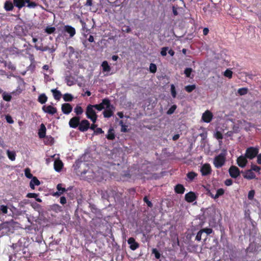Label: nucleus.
Here are the masks:
<instances>
[{
	"label": "nucleus",
	"instance_id": "nucleus-1",
	"mask_svg": "<svg viewBox=\"0 0 261 261\" xmlns=\"http://www.w3.org/2000/svg\"><path fill=\"white\" fill-rule=\"evenodd\" d=\"M226 150L223 151L221 153L216 156L214 159V165L217 168L222 167L226 162Z\"/></svg>",
	"mask_w": 261,
	"mask_h": 261
},
{
	"label": "nucleus",
	"instance_id": "nucleus-2",
	"mask_svg": "<svg viewBox=\"0 0 261 261\" xmlns=\"http://www.w3.org/2000/svg\"><path fill=\"white\" fill-rule=\"evenodd\" d=\"M86 115L87 117L90 119L93 123L96 122L97 115L92 105H89L87 106V109H86Z\"/></svg>",
	"mask_w": 261,
	"mask_h": 261
},
{
	"label": "nucleus",
	"instance_id": "nucleus-3",
	"mask_svg": "<svg viewBox=\"0 0 261 261\" xmlns=\"http://www.w3.org/2000/svg\"><path fill=\"white\" fill-rule=\"evenodd\" d=\"M258 152V148L250 147L246 150L245 156L247 159L252 160L257 155Z\"/></svg>",
	"mask_w": 261,
	"mask_h": 261
},
{
	"label": "nucleus",
	"instance_id": "nucleus-4",
	"mask_svg": "<svg viewBox=\"0 0 261 261\" xmlns=\"http://www.w3.org/2000/svg\"><path fill=\"white\" fill-rule=\"evenodd\" d=\"M10 222L3 221L0 224V238L6 234L10 230Z\"/></svg>",
	"mask_w": 261,
	"mask_h": 261
},
{
	"label": "nucleus",
	"instance_id": "nucleus-5",
	"mask_svg": "<svg viewBox=\"0 0 261 261\" xmlns=\"http://www.w3.org/2000/svg\"><path fill=\"white\" fill-rule=\"evenodd\" d=\"M105 110L103 112V115L105 118H110L113 115L114 111L115 110V107L111 104L110 100L109 99V107L106 106Z\"/></svg>",
	"mask_w": 261,
	"mask_h": 261
},
{
	"label": "nucleus",
	"instance_id": "nucleus-6",
	"mask_svg": "<svg viewBox=\"0 0 261 261\" xmlns=\"http://www.w3.org/2000/svg\"><path fill=\"white\" fill-rule=\"evenodd\" d=\"M228 173L229 176L233 178H236L240 175V171L238 167L234 165H231L229 169Z\"/></svg>",
	"mask_w": 261,
	"mask_h": 261
},
{
	"label": "nucleus",
	"instance_id": "nucleus-7",
	"mask_svg": "<svg viewBox=\"0 0 261 261\" xmlns=\"http://www.w3.org/2000/svg\"><path fill=\"white\" fill-rule=\"evenodd\" d=\"M109 99L108 98H103L102 102L99 104L92 105L93 108H94L98 111H101L105 109L106 106L109 107Z\"/></svg>",
	"mask_w": 261,
	"mask_h": 261
},
{
	"label": "nucleus",
	"instance_id": "nucleus-8",
	"mask_svg": "<svg viewBox=\"0 0 261 261\" xmlns=\"http://www.w3.org/2000/svg\"><path fill=\"white\" fill-rule=\"evenodd\" d=\"M200 172L202 176H207L212 173V170L209 163L204 164L200 169Z\"/></svg>",
	"mask_w": 261,
	"mask_h": 261
},
{
	"label": "nucleus",
	"instance_id": "nucleus-9",
	"mask_svg": "<svg viewBox=\"0 0 261 261\" xmlns=\"http://www.w3.org/2000/svg\"><path fill=\"white\" fill-rule=\"evenodd\" d=\"M79 130L81 132H86L90 128V122L88 120L84 119L82 120L78 126Z\"/></svg>",
	"mask_w": 261,
	"mask_h": 261
},
{
	"label": "nucleus",
	"instance_id": "nucleus-10",
	"mask_svg": "<svg viewBox=\"0 0 261 261\" xmlns=\"http://www.w3.org/2000/svg\"><path fill=\"white\" fill-rule=\"evenodd\" d=\"M213 117V113L210 110H206L202 115V120L204 122L210 123Z\"/></svg>",
	"mask_w": 261,
	"mask_h": 261
},
{
	"label": "nucleus",
	"instance_id": "nucleus-11",
	"mask_svg": "<svg viewBox=\"0 0 261 261\" xmlns=\"http://www.w3.org/2000/svg\"><path fill=\"white\" fill-rule=\"evenodd\" d=\"M9 207L6 205H0V221L3 222L8 214V209Z\"/></svg>",
	"mask_w": 261,
	"mask_h": 261
},
{
	"label": "nucleus",
	"instance_id": "nucleus-12",
	"mask_svg": "<svg viewBox=\"0 0 261 261\" xmlns=\"http://www.w3.org/2000/svg\"><path fill=\"white\" fill-rule=\"evenodd\" d=\"M80 122V117L75 116L71 118L69 121V125L71 128H76L78 127Z\"/></svg>",
	"mask_w": 261,
	"mask_h": 261
},
{
	"label": "nucleus",
	"instance_id": "nucleus-13",
	"mask_svg": "<svg viewBox=\"0 0 261 261\" xmlns=\"http://www.w3.org/2000/svg\"><path fill=\"white\" fill-rule=\"evenodd\" d=\"M64 31L68 34L69 37L72 38L76 34V30L74 27L69 25H65L64 27Z\"/></svg>",
	"mask_w": 261,
	"mask_h": 261
},
{
	"label": "nucleus",
	"instance_id": "nucleus-14",
	"mask_svg": "<svg viewBox=\"0 0 261 261\" xmlns=\"http://www.w3.org/2000/svg\"><path fill=\"white\" fill-rule=\"evenodd\" d=\"M197 197L195 193L192 191H190L185 195V200L187 202H192L196 200Z\"/></svg>",
	"mask_w": 261,
	"mask_h": 261
},
{
	"label": "nucleus",
	"instance_id": "nucleus-15",
	"mask_svg": "<svg viewBox=\"0 0 261 261\" xmlns=\"http://www.w3.org/2000/svg\"><path fill=\"white\" fill-rule=\"evenodd\" d=\"M42 110L44 112L51 115H54L57 112V109L50 105L48 106H43Z\"/></svg>",
	"mask_w": 261,
	"mask_h": 261
},
{
	"label": "nucleus",
	"instance_id": "nucleus-16",
	"mask_svg": "<svg viewBox=\"0 0 261 261\" xmlns=\"http://www.w3.org/2000/svg\"><path fill=\"white\" fill-rule=\"evenodd\" d=\"M128 243L130 245V249L133 250H136L139 247V244L136 241L134 238H130L128 240Z\"/></svg>",
	"mask_w": 261,
	"mask_h": 261
},
{
	"label": "nucleus",
	"instance_id": "nucleus-17",
	"mask_svg": "<svg viewBox=\"0 0 261 261\" xmlns=\"http://www.w3.org/2000/svg\"><path fill=\"white\" fill-rule=\"evenodd\" d=\"M61 109L64 114L67 115L71 112L72 107L70 103H64L62 104Z\"/></svg>",
	"mask_w": 261,
	"mask_h": 261
},
{
	"label": "nucleus",
	"instance_id": "nucleus-18",
	"mask_svg": "<svg viewBox=\"0 0 261 261\" xmlns=\"http://www.w3.org/2000/svg\"><path fill=\"white\" fill-rule=\"evenodd\" d=\"M237 164L240 167H244L247 164V158L241 155L237 159Z\"/></svg>",
	"mask_w": 261,
	"mask_h": 261
},
{
	"label": "nucleus",
	"instance_id": "nucleus-19",
	"mask_svg": "<svg viewBox=\"0 0 261 261\" xmlns=\"http://www.w3.org/2000/svg\"><path fill=\"white\" fill-rule=\"evenodd\" d=\"M29 0H13L14 6L18 9H22L25 6L26 2H29Z\"/></svg>",
	"mask_w": 261,
	"mask_h": 261
},
{
	"label": "nucleus",
	"instance_id": "nucleus-20",
	"mask_svg": "<svg viewBox=\"0 0 261 261\" xmlns=\"http://www.w3.org/2000/svg\"><path fill=\"white\" fill-rule=\"evenodd\" d=\"M54 167L56 171L61 172L63 167V163L61 160H56L54 163Z\"/></svg>",
	"mask_w": 261,
	"mask_h": 261
},
{
	"label": "nucleus",
	"instance_id": "nucleus-21",
	"mask_svg": "<svg viewBox=\"0 0 261 261\" xmlns=\"http://www.w3.org/2000/svg\"><path fill=\"white\" fill-rule=\"evenodd\" d=\"M185 188L181 184H177L174 187V191L176 194H182L185 191Z\"/></svg>",
	"mask_w": 261,
	"mask_h": 261
},
{
	"label": "nucleus",
	"instance_id": "nucleus-22",
	"mask_svg": "<svg viewBox=\"0 0 261 261\" xmlns=\"http://www.w3.org/2000/svg\"><path fill=\"white\" fill-rule=\"evenodd\" d=\"M243 177L246 179H252L255 178V175L252 170H248L245 172Z\"/></svg>",
	"mask_w": 261,
	"mask_h": 261
},
{
	"label": "nucleus",
	"instance_id": "nucleus-23",
	"mask_svg": "<svg viewBox=\"0 0 261 261\" xmlns=\"http://www.w3.org/2000/svg\"><path fill=\"white\" fill-rule=\"evenodd\" d=\"M14 4L10 1H6L4 5V8L6 11H12L14 9Z\"/></svg>",
	"mask_w": 261,
	"mask_h": 261
},
{
	"label": "nucleus",
	"instance_id": "nucleus-24",
	"mask_svg": "<svg viewBox=\"0 0 261 261\" xmlns=\"http://www.w3.org/2000/svg\"><path fill=\"white\" fill-rule=\"evenodd\" d=\"M46 134V127L43 123H41L40 127L39 129L38 136L40 138H43L45 136Z\"/></svg>",
	"mask_w": 261,
	"mask_h": 261
},
{
	"label": "nucleus",
	"instance_id": "nucleus-25",
	"mask_svg": "<svg viewBox=\"0 0 261 261\" xmlns=\"http://www.w3.org/2000/svg\"><path fill=\"white\" fill-rule=\"evenodd\" d=\"M57 189L58 190V191L54 194V195L60 196L66 191L65 188H62V184H61L57 185Z\"/></svg>",
	"mask_w": 261,
	"mask_h": 261
},
{
	"label": "nucleus",
	"instance_id": "nucleus-26",
	"mask_svg": "<svg viewBox=\"0 0 261 261\" xmlns=\"http://www.w3.org/2000/svg\"><path fill=\"white\" fill-rule=\"evenodd\" d=\"M197 176L198 174L196 173L193 171L189 172L187 174V180H188V181H191L194 179H195Z\"/></svg>",
	"mask_w": 261,
	"mask_h": 261
},
{
	"label": "nucleus",
	"instance_id": "nucleus-27",
	"mask_svg": "<svg viewBox=\"0 0 261 261\" xmlns=\"http://www.w3.org/2000/svg\"><path fill=\"white\" fill-rule=\"evenodd\" d=\"M106 137L108 140H113L115 139V132L113 128H109Z\"/></svg>",
	"mask_w": 261,
	"mask_h": 261
},
{
	"label": "nucleus",
	"instance_id": "nucleus-28",
	"mask_svg": "<svg viewBox=\"0 0 261 261\" xmlns=\"http://www.w3.org/2000/svg\"><path fill=\"white\" fill-rule=\"evenodd\" d=\"M51 92L53 93L54 97L55 99L59 100L61 98V97L62 96V94L59 90L56 89H52Z\"/></svg>",
	"mask_w": 261,
	"mask_h": 261
},
{
	"label": "nucleus",
	"instance_id": "nucleus-29",
	"mask_svg": "<svg viewBox=\"0 0 261 261\" xmlns=\"http://www.w3.org/2000/svg\"><path fill=\"white\" fill-rule=\"evenodd\" d=\"M101 66L102 67V70L103 72H110L111 70V67L109 65L108 62L107 61H104L102 63Z\"/></svg>",
	"mask_w": 261,
	"mask_h": 261
},
{
	"label": "nucleus",
	"instance_id": "nucleus-30",
	"mask_svg": "<svg viewBox=\"0 0 261 261\" xmlns=\"http://www.w3.org/2000/svg\"><path fill=\"white\" fill-rule=\"evenodd\" d=\"M7 156H8L9 159L12 161H14L15 160L16 157V153L14 151H11L10 150H7Z\"/></svg>",
	"mask_w": 261,
	"mask_h": 261
},
{
	"label": "nucleus",
	"instance_id": "nucleus-31",
	"mask_svg": "<svg viewBox=\"0 0 261 261\" xmlns=\"http://www.w3.org/2000/svg\"><path fill=\"white\" fill-rule=\"evenodd\" d=\"M225 191L223 188H219L216 191V193L214 196V199H217L220 196L224 195Z\"/></svg>",
	"mask_w": 261,
	"mask_h": 261
},
{
	"label": "nucleus",
	"instance_id": "nucleus-32",
	"mask_svg": "<svg viewBox=\"0 0 261 261\" xmlns=\"http://www.w3.org/2000/svg\"><path fill=\"white\" fill-rule=\"evenodd\" d=\"M56 28L54 27H47L44 29V32L47 34H52L55 33Z\"/></svg>",
	"mask_w": 261,
	"mask_h": 261
},
{
	"label": "nucleus",
	"instance_id": "nucleus-33",
	"mask_svg": "<svg viewBox=\"0 0 261 261\" xmlns=\"http://www.w3.org/2000/svg\"><path fill=\"white\" fill-rule=\"evenodd\" d=\"M47 101V97L45 94H42L38 97V101L41 104L45 103Z\"/></svg>",
	"mask_w": 261,
	"mask_h": 261
},
{
	"label": "nucleus",
	"instance_id": "nucleus-34",
	"mask_svg": "<svg viewBox=\"0 0 261 261\" xmlns=\"http://www.w3.org/2000/svg\"><path fill=\"white\" fill-rule=\"evenodd\" d=\"M248 91V89L247 88H241L239 89L238 93L240 95L242 96L247 94Z\"/></svg>",
	"mask_w": 261,
	"mask_h": 261
},
{
	"label": "nucleus",
	"instance_id": "nucleus-35",
	"mask_svg": "<svg viewBox=\"0 0 261 261\" xmlns=\"http://www.w3.org/2000/svg\"><path fill=\"white\" fill-rule=\"evenodd\" d=\"M149 71L150 73H155L157 71L156 65L154 63H150L149 65Z\"/></svg>",
	"mask_w": 261,
	"mask_h": 261
},
{
	"label": "nucleus",
	"instance_id": "nucleus-36",
	"mask_svg": "<svg viewBox=\"0 0 261 261\" xmlns=\"http://www.w3.org/2000/svg\"><path fill=\"white\" fill-rule=\"evenodd\" d=\"M196 88V86L194 85H189L188 86H185V90L188 93L191 92L193 90H194Z\"/></svg>",
	"mask_w": 261,
	"mask_h": 261
},
{
	"label": "nucleus",
	"instance_id": "nucleus-37",
	"mask_svg": "<svg viewBox=\"0 0 261 261\" xmlns=\"http://www.w3.org/2000/svg\"><path fill=\"white\" fill-rule=\"evenodd\" d=\"M3 98L6 101H10L12 99V96L8 93L4 92L2 95Z\"/></svg>",
	"mask_w": 261,
	"mask_h": 261
},
{
	"label": "nucleus",
	"instance_id": "nucleus-38",
	"mask_svg": "<svg viewBox=\"0 0 261 261\" xmlns=\"http://www.w3.org/2000/svg\"><path fill=\"white\" fill-rule=\"evenodd\" d=\"M32 179L30 181V182L35 186H39L40 184V182L37 177L34 176L31 178Z\"/></svg>",
	"mask_w": 261,
	"mask_h": 261
},
{
	"label": "nucleus",
	"instance_id": "nucleus-39",
	"mask_svg": "<svg viewBox=\"0 0 261 261\" xmlns=\"http://www.w3.org/2000/svg\"><path fill=\"white\" fill-rule=\"evenodd\" d=\"M63 98L65 101H71L72 100L73 97L70 94L66 93L64 95Z\"/></svg>",
	"mask_w": 261,
	"mask_h": 261
},
{
	"label": "nucleus",
	"instance_id": "nucleus-40",
	"mask_svg": "<svg viewBox=\"0 0 261 261\" xmlns=\"http://www.w3.org/2000/svg\"><path fill=\"white\" fill-rule=\"evenodd\" d=\"M74 112H75L76 115H79L83 113V110L80 106L77 105L74 109Z\"/></svg>",
	"mask_w": 261,
	"mask_h": 261
},
{
	"label": "nucleus",
	"instance_id": "nucleus-41",
	"mask_svg": "<svg viewBox=\"0 0 261 261\" xmlns=\"http://www.w3.org/2000/svg\"><path fill=\"white\" fill-rule=\"evenodd\" d=\"M35 47L36 48L37 50H39L42 51H47V49H49V47H48L47 46H45L44 47H43V46H37L36 45L35 46Z\"/></svg>",
	"mask_w": 261,
	"mask_h": 261
},
{
	"label": "nucleus",
	"instance_id": "nucleus-42",
	"mask_svg": "<svg viewBox=\"0 0 261 261\" xmlns=\"http://www.w3.org/2000/svg\"><path fill=\"white\" fill-rule=\"evenodd\" d=\"M151 253L155 255V257L157 259H159L161 257V254L160 252L156 249L154 248L152 249Z\"/></svg>",
	"mask_w": 261,
	"mask_h": 261
},
{
	"label": "nucleus",
	"instance_id": "nucleus-43",
	"mask_svg": "<svg viewBox=\"0 0 261 261\" xmlns=\"http://www.w3.org/2000/svg\"><path fill=\"white\" fill-rule=\"evenodd\" d=\"M5 119L7 122L9 124H13L14 121L13 120L12 117L9 114H7L5 116Z\"/></svg>",
	"mask_w": 261,
	"mask_h": 261
},
{
	"label": "nucleus",
	"instance_id": "nucleus-44",
	"mask_svg": "<svg viewBox=\"0 0 261 261\" xmlns=\"http://www.w3.org/2000/svg\"><path fill=\"white\" fill-rule=\"evenodd\" d=\"M26 4H27V7L29 8H34L37 7V4L35 2H30V0H29V2H26Z\"/></svg>",
	"mask_w": 261,
	"mask_h": 261
},
{
	"label": "nucleus",
	"instance_id": "nucleus-45",
	"mask_svg": "<svg viewBox=\"0 0 261 261\" xmlns=\"http://www.w3.org/2000/svg\"><path fill=\"white\" fill-rule=\"evenodd\" d=\"M66 83L68 86L74 85V81L71 79V77L67 76L65 79Z\"/></svg>",
	"mask_w": 261,
	"mask_h": 261
},
{
	"label": "nucleus",
	"instance_id": "nucleus-46",
	"mask_svg": "<svg viewBox=\"0 0 261 261\" xmlns=\"http://www.w3.org/2000/svg\"><path fill=\"white\" fill-rule=\"evenodd\" d=\"M24 174L25 176L28 178H31L33 177L32 174L31 173L30 169L29 168H27L24 170Z\"/></svg>",
	"mask_w": 261,
	"mask_h": 261
},
{
	"label": "nucleus",
	"instance_id": "nucleus-47",
	"mask_svg": "<svg viewBox=\"0 0 261 261\" xmlns=\"http://www.w3.org/2000/svg\"><path fill=\"white\" fill-rule=\"evenodd\" d=\"M169 50V47H163L161 48V55L163 57H165L167 55V51Z\"/></svg>",
	"mask_w": 261,
	"mask_h": 261
},
{
	"label": "nucleus",
	"instance_id": "nucleus-48",
	"mask_svg": "<svg viewBox=\"0 0 261 261\" xmlns=\"http://www.w3.org/2000/svg\"><path fill=\"white\" fill-rule=\"evenodd\" d=\"M176 106L175 105H173V106H172L171 107V108L169 109V110L167 111V114L168 115H171L172 114H173L175 110L176 109Z\"/></svg>",
	"mask_w": 261,
	"mask_h": 261
},
{
	"label": "nucleus",
	"instance_id": "nucleus-49",
	"mask_svg": "<svg viewBox=\"0 0 261 261\" xmlns=\"http://www.w3.org/2000/svg\"><path fill=\"white\" fill-rule=\"evenodd\" d=\"M119 124L121 126V131L123 133L128 132V129H126V126L124 125L122 121H120Z\"/></svg>",
	"mask_w": 261,
	"mask_h": 261
},
{
	"label": "nucleus",
	"instance_id": "nucleus-50",
	"mask_svg": "<svg viewBox=\"0 0 261 261\" xmlns=\"http://www.w3.org/2000/svg\"><path fill=\"white\" fill-rule=\"evenodd\" d=\"M232 71L229 69L226 70L224 73V76L228 77L229 79H231L232 77Z\"/></svg>",
	"mask_w": 261,
	"mask_h": 261
},
{
	"label": "nucleus",
	"instance_id": "nucleus-51",
	"mask_svg": "<svg viewBox=\"0 0 261 261\" xmlns=\"http://www.w3.org/2000/svg\"><path fill=\"white\" fill-rule=\"evenodd\" d=\"M201 230H202V232H205L208 235L213 232V229L211 228H205L201 229Z\"/></svg>",
	"mask_w": 261,
	"mask_h": 261
},
{
	"label": "nucleus",
	"instance_id": "nucleus-52",
	"mask_svg": "<svg viewBox=\"0 0 261 261\" xmlns=\"http://www.w3.org/2000/svg\"><path fill=\"white\" fill-rule=\"evenodd\" d=\"M192 69L191 68H187L185 69L184 73H185L187 77H190L191 72Z\"/></svg>",
	"mask_w": 261,
	"mask_h": 261
},
{
	"label": "nucleus",
	"instance_id": "nucleus-53",
	"mask_svg": "<svg viewBox=\"0 0 261 261\" xmlns=\"http://www.w3.org/2000/svg\"><path fill=\"white\" fill-rule=\"evenodd\" d=\"M251 170H252V171H254L256 172H259L260 171V168L256 165H252Z\"/></svg>",
	"mask_w": 261,
	"mask_h": 261
},
{
	"label": "nucleus",
	"instance_id": "nucleus-54",
	"mask_svg": "<svg viewBox=\"0 0 261 261\" xmlns=\"http://www.w3.org/2000/svg\"><path fill=\"white\" fill-rule=\"evenodd\" d=\"M171 92L172 97L173 98H175L176 96V92L175 90V87L173 85L171 86Z\"/></svg>",
	"mask_w": 261,
	"mask_h": 261
},
{
	"label": "nucleus",
	"instance_id": "nucleus-55",
	"mask_svg": "<svg viewBox=\"0 0 261 261\" xmlns=\"http://www.w3.org/2000/svg\"><path fill=\"white\" fill-rule=\"evenodd\" d=\"M210 6H207L202 8L203 11H204L206 15H210L212 13L211 10H210Z\"/></svg>",
	"mask_w": 261,
	"mask_h": 261
},
{
	"label": "nucleus",
	"instance_id": "nucleus-56",
	"mask_svg": "<svg viewBox=\"0 0 261 261\" xmlns=\"http://www.w3.org/2000/svg\"><path fill=\"white\" fill-rule=\"evenodd\" d=\"M80 22H81V23L82 24L83 30L84 31H85V32L87 33L89 30L86 28V22L82 19H81L80 20Z\"/></svg>",
	"mask_w": 261,
	"mask_h": 261
},
{
	"label": "nucleus",
	"instance_id": "nucleus-57",
	"mask_svg": "<svg viewBox=\"0 0 261 261\" xmlns=\"http://www.w3.org/2000/svg\"><path fill=\"white\" fill-rule=\"evenodd\" d=\"M215 137L217 139L222 140L223 138V136L221 132L217 131L215 134Z\"/></svg>",
	"mask_w": 261,
	"mask_h": 261
},
{
	"label": "nucleus",
	"instance_id": "nucleus-58",
	"mask_svg": "<svg viewBox=\"0 0 261 261\" xmlns=\"http://www.w3.org/2000/svg\"><path fill=\"white\" fill-rule=\"evenodd\" d=\"M42 69L44 70H46V71H48L49 74H52L53 73V69H49V67L47 65H43V67H42Z\"/></svg>",
	"mask_w": 261,
	"mask_h": 261
},
{
	"label": "nucleus",
	"instance_id": "nucleus-59",
	"mask_svg": "<svg viewBox=\"0 0 261 261\" xmlns=\"http://www.w3.org/2000/svg\"><path fill=\"white\" fill-rule=\"evenodd\" d=\"M38 194L35 193H29L27 195V197L29 198H36L38 197Z\"/></svg>",
	"mask_w": 261,
	"mask_h": 261
},
{
	"label": "nucleus",
	"instance_id": "nucleus-60",
	"mask_svg": "<svg viewBox=\"0 0 261 261\" xmlns=\"http://www.w3.org/2000/svg\"><path fill=\"white\" fill-rule=\"evenodd\" d=\"M94 134L97 135L99 134H102L104 133L103 130L101 128L97 127L94 130Z\"/></svg>",
	"mask_w": 261,
	"mask_h": 261
},
{
	"label": "nucleus",
	"instance_id": "nucleus-61",
	"mask_svg": "<svg viewBox=\"0 0 261 261\" xmlns=\"http://www.w3.org/2000/svg\"><path fill=\"white\" fill-rule=\"evenodd\" d=\"M144 201L147 204V206L149 207H151L152 206V204L151 202L148 200V198L145 196L144 198Z\"/></svg>",
	"mask_w": 261,
	"mask_h": 261
},
{
	"label": "nucleus",
	"instance_id": "nucleus-62",
	"mask_svg": "<svg viewBox=\"0 0 261 261\" xmlns=\"http://www.w3.org/2000/svg\"><path fill=\"white\" fill-rule=\"evenodd\" d=\"M254 194H255V192L253 190H250L248 193V199L249 200H252L254 197Z\"/></svg>",
	"mask_w": 261,
	"mask_h": 261
},
{
	"label": "nucleus",
	"instance_id": "nucleus-63",
	"mask_svg": "<svg viewBox=\"0 0 261 261\" xmlns=\"http://www.w3.org/2000/svg\"><path fill=\"white\" fill-rule=\"evenodd\" d=\"M202 230L201 229L198 232L197 236L196 237V240L200 241L201 239V235L202 234Z\"/></svg>",
	"mask_w": 261,
	"mask_h": 261
},
{
	"label": "nucleus",
	"instance_id": "nucleus-64",
	"mask_svg": "<svg viewBox=\"0 0 261 261\" xmlns=\"http://www.w3.org/2000/svg\"><path fill=\"white\" fill-rule=\"evenodd\" d=\"M224 183L226 186H230L232 184V180L231 179L228 178L225 180Z\"/></svg>",
	"mask_w": 261,
	"mask_h": 261
}]
</instances>
